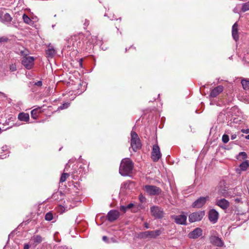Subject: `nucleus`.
Returning <instances> with one entry per match:
<instances>
[{
  "mask_svg": "<svg viewBox=\"0 0 249 249\" xmlns=\"http://www.w3.org/2000/svg\"><path fill=\"white\" fill-rule=\"evenodd\" d=\"M131 146L134 152L140 149L142 146L141 141L138 134L133 131L131 132Z\"/></svg>",
  "mask_w": 249,
  "mask_h": 249,
  "instance_id": "obj_3",
  "label": "nucleus"
},
{
  "mask_svg": "<svg viewBox=\"0 0 249 249\" xmlns=\"http://www.w3.org/2000/svg\"><path fill=\"white\" fill-rule=\"evenodd\" d=\"M1 128L0 127V133H1Z\"/></svg>",
  "mask_w": 249,
  "mask_h": 249,
  "instance_id": "obj_48",
  "label": "nucleus"
},
{
  "mask_svg": "<svg viewBox=\"0 0 249 249\" xmlns=\"http://www.w3.org/2000/svg\"><path fill=\"white\" fill-rule=\"evenodd\" d=\"M218 194L224 197H227L229 196V193L226 187H221L218 190Z\"/></svg>",
  "mask_w": 249,
  "mask_h": 249,
  "instance_id": "obj_21",
  "label": "nucleus"
},
{
  "mask_svg": "<svg viewBox=\"0 0 249 249\" xmlns=\"http://www.w3.org/2000/svg\"><path fill=\"white\" fill-rule=\"evenodd\" d=\"M79 64H80V65L82 66V59H80Z\"/></svg>",
  "mask_w": 249,
  "mask_h": 249,
  "instance_id": "obj_45",
  "label": "nucleus"
},
{
  "mask_svg": "<svg viewBox=\"0 0 249 249\" xmlns=\"http://www.w3.org/2000/svg\"><path fill=\"white\" fill-rule=\"evenodd\" d=\"M216 205L223 210H226L230 206L229 202L225 198L220 199L216 201Z\"/></svg>",
  "mask_w": 249,
  "mask_h": 249,
  "instance_id": "obj_15",
  "label": "nucleus"
},
{
  "mask_svg": "<svg viewBox=\"0 0 249 249\" xmlns=\"http://www.w3.org/2000/svg\"><path fill=\"white\" fill-rule=\"evenodd\" d=\"M76 39V36H74V37L72 38V40Z\"/></svg>",
  "mask_w": 249,
  "mask_h": 249,
  "instance_id": "obj_47",
  "label": "nucleus"
},
{
  "mask_svg": "<svg viewBox=\"0 0 249 249\" xmlns=\"http://www.w3.org/2000/svg\"><path fill=\"white\" fill-rule=\"evenodd\" d=\"M48 49L46 50V53L48 57L53 58L56 53V51L52 46L50 45L48 46Z\"/></svg>",
  "mask_w": 249,
  "mask_h": 249,
  "instance_id": "obj_19",
  "label": "nucleus"
},
{
  "mask_svg": "<svg viewBox=\"0 0 249 249\" xmlns=\"http://www.w3.org/2000/svg\"><path fill=\"white\" fill-rule=\"evenodd\" d=\"M22 19L24 23L28 25H32L33 24V20L25 14L22 16Z\"/></svg>",
  "mask_w": 249,
  "mask_h": 249,
  "instance_id": "obj_22",
  "label": "nucleus"
},
{
  "mask_svg": "<svg viewBox=\"0 0 249 249\" xmlns=\"http://www.w3.org/2000/svg\"><path fill=\"white\" fill-rule=\"evenodd\" d=\"M241 157H242V158L243 159H245L247 158V155L245 152H241L239 153L238 155L237 156V159H239Z\"/></svg>",
  "mask_w": 249,
  "mask_h": 249,
  "instance_id": "obj_30",
  "label": "nucleus"
},
{
  "mask_svg": "<svg viewBox=\"0 0 249 249\" xmlns=\"http://www.w3.org/2000/svg\"><path fill=\"white\" fill-rule=\"evenodd\" d=\"M245 138L246 139H248V140H249V134L247 135L246 137H245Z\"/></svg>",
  "mask_w": 249,
  "mask_h": 249,
  "instance_id": "obj_46",
  "label": "nucleus"
},
{
  "mask_svg": "<svg viewBox=\"0 0 249 249\" xmlns=\"http://www.w3.org/2000/svg\"><path fill=\"white\" fill-rule=\"evenodd\" d=\"M69 176V174L68 173H64L61 175L60 178V182L62 183L66 181L67 178Z\"/></svg>",
  "mask_w": 249,
  "mask_h": 249,
  "instance_id": "obj_27",
  "label": "nucleus"
},
{
  "mask_svg": "<svg viewBox=\"0 0 249 249\" xmlns=\"http://www.w3.org/2000/svg\"><path fill=\"white\" fill-rule=\"evenodd\" d=\"M20 54L23 57H28L27 55L28 54V53L24 51H20Z\"/></svg>",
  "mask_w": 249,
  "mask_h": 249,
  "instance_id": "obj_36",
  "label": "nucleus"
},
{
  "mask_svg": "<svg viewBox=\"0 0 249 249\" xmlns=\"http://www.w3.org/2000/svg\"><path fill=\"white\" fill-rule=\"evenodd\" d=\"M223 90V87L222 86H218L213 89L210 94V96L212 98L216 97Z\"/></svg>",
  "mask_w": 249,
  "mask_h": 249,
  "instance_id": "obj_16",
  "label": "nucleus"
},
{
  "mask_svg": "<svg viewBox=\"0 0 249 249\" xmlns=\"http://www.w3.org/2000/svg\"><path fill=\"white\" fill-rule=\"evenodd\" d=\"M29 115L28 113L21 112L18 115V119L21 121L28 122L29 120Z\"/></svg>",
  "mask_w": 249,
  "mask_h": 249,
  "instance_id": "obj_20",
  "label": "nucleus"
},
{
  "mask_svg": "<svg viewBox=\"0 0 249 249\" xmlns=\"http://www.w3.org/2000/svg\"><path fill=\"white\" fill-rule=\"evenodd\" d=\"M161 157L160 148L158 145L155 144L153 146L151 152V159L154 162H157Z\"/></svg>",
  "mask_w": 249,
  "mask_h": 249,
  "instance_id": "obj_7",
  "label": "nucleus"
},
{
  "mask_svg": "<svg viewBox=\"0 0 249 249\" xmlns=\"http://www.w3.org/2000/svg\"><path fill=\"white\" fill-rule=\"evenodd\" d=\"M134 206V204L132 203H129L128 205L126 206V208L127 210H128L130 208H131Z\"/></svg>",
  "mask_w": 249,
  "mask_h": 249,
  "instance_id": "obj_40",
  "label": "nucleus"
},
{
  "mask_svg": "<svg viewBox=\"0 0 249 249\" xmlns=\"http://www.w3.org/2000/svg\"><path fill=\"white\" fill-rule=\"evenodd\" d=\"M42 85V83L41 81H38L37 82L35 83V85L37 86H41Z\"/></svg>",
  "mask_w": 249,
  "mask_h": 249,
  "instance_id": "obj_39",
  "label": "nucleus"
},
{
  "mask_svg": "<svg viewBox=\"0 0 249 249\" xmlns=\"http://www.w3.org/2000/svg\"><path fill=\"white\" fill-rule=\"evenodd\" d=\"M222 140L224 143H227L229 141V136L225 134H224L222 136Z\"/></svg>",
  "mask_w": 249,
  "mask_h": 249,
  "instance_id": "obj_31",
  "label": "nucleus"
},
{
  "mask_svg": "<svg viewBox=\"0 0 249 249\" xmlns=\"http://www.w3.org/2000/svg\"><path fill=\"white\" fill-rule=\"evenodd\" d=\"M241 84L244 89H249V80L243 79L241 81Z\"/></svg>",
  "mask_w": 249,
  "mask_h": 249,
  "instance_id": "obj_26",
  "label": "nucleus"
},
{
  "mask_svg": "<svg viewBox=\"0 0 249 249\" xmlns=\"http://www.w3.org/2000/svg\"><path fill=\"white\" fill-rule=\"evenodd\" d=\"M53 218V215L52 213L48 212L47 213L45 216V219L47 221H51Z\"/></svg>",
  "mask_w": 249,
  "mask_h": 249,
  "instance_id": "obj_28",
  "label": "nucleus"
},
{
  "mask_svg": "<svg viewBox=\"0 0 249 249\" xmlns=\"http://www.w3.org/2000/svg\"><path fill=\"white\" fill-rule=\"evenodd\" d=\"M70 105V103H65L60 106L59 108L61 109H63L65 108H67Z\"/></svg>",
  "mask_w": 249,
  "mask_h": 249,
  "instance_id": "obj_33",
  "label": "nucleus"
},
{
  "mask_svg": "<svg viewBox=\"0 0 249 249\" xmlns=\"http://www.w3.org/2000/svg\"><path fill=\"white\" fill-rule=\"evenodd\" d=\"M219 216L218 213L214 209H211L208 213V218L210 222L214 224L217 222Z\"/></svg>",
  "mask_w": 249,
  "mask_h": 249,
  "instance_id": "obj_13",
  "label": "nucleus"
},
{
  "mask_svg": "<svg viewBox=\"0 0 249 249\" xmlns=\"http://www.w3.org/2000/svg\"><path fill=\"white\" fill-rule=\"evenodd\" d=\"M232 36L236 41L238 40L239 35L238 34V24L237 22H235L232 27Z\"/></svg>",
  "mask_w": 249,
  "mask_h": 249,
  "instance_id": "obj_18",
  "label": "nucleus"
},
{
  "mask_svg": "<svg viewBox=\"0 0 249 249\" xmlns=\"http://www.w3.org/2000/svg\"><path fill=\"white\" fill-rule=\"evenodd\" d=\"M210 241L213 245L218 247H222L224 244L221 238L215 235H212L210 237Z\"/></svg>",
  "mask_w": 249,
  "mask_h": 249,
  "instance_id": "obj_12",
  "label": "nucleus"
},
{
  "mask_svg": "<svg viewBox=\"0 0 249 249\" xmlns=\"http://www.w3.org/2000/svg\"><path fill=\"white\" fill-rule=\"evenodd\" d=\"M143 189L149 196L159 195L162 192L160 187L152 185H146L143 186Z\"/></svg>",
  "mask_w": 249,
  "mask_h": 249,
  "instance_id": "obj_4",
  "label": "nucleus"
},
{
  "mask_svg": "<svg viewBox=\"0 0 249 249\" xmlns=\"http://www.w3.org/2000/svg\"><path fill=\"white\" fill-rule=\"evenodd\" d=\"M209 199L208 196L205 197H200L196 199L192 205L193 208H201Z\"/></svg>",
  "mask_w": 249,
  "mask_h": 249,
  "instance_id": "obj_10",
  "label": "nucleus"
},
{
  "mask_svg": "<svg viewBox=\"0 0 249 249\" xmlns=\"http://www.w3.org/2000/svg\"><path fill=\"white\" fill-rule=\"evenodd\" d=\"M151 214L155 218L160 219L163 217L164 212L163 210L157 206H153L150 208Z\"/></svg>",
  "mask_w": 249,
  "mask_h": 249,
  "instance_id": "obj_6",
  "label": "nucleus"
},
{
  "mask_svg": "<svg viewBox=\"0 0 249 249\" xmlns=\"http://www.w3.org/2000/svg\"><path fill=\"white\" fill-rule=\"evenodd\" d=\"M144 227L146 228V229H149V225L148 223L147 222H145L144 223Z\"/></svg>",
  "mask_w": 249,
  "mask_h": 249,
  "instance_id": "obj_42",
  "label": "nucleus"
},
{
  "mask_svg": "<svg viewBox=\"0 0 249 249\" xmlns=\"http://www.w3.org/2000/svg\"><path fill=\"white\" fill-rule=\"evenodd\" d=\"M35 58L33 56L23 57L21 64L28 70L32 68L34 64Z\"/></svg>",
  "mask_w": 249,
  "mask_h": 249,
  "instance_id": "obj_8",
  "label": "nucleus"
},
{
  "mask_svg": "<svg viewBox=\"0 0 249 249\" xmlns=\"http://www.w3.org/2000/svg\"><path fill=\"white\" fill-rule=\"evenodd\" d=\"M161 233L160 230H156L155 231H147L143 232H141L139 233L138 236L141 239H145L147 238H156Z\"/></svg>",
  "mask_w": 249,
  "mask_h": 249,
  "instance_id": "obj_2",
  "label": "nucleus"
},
{
  "mask_svg": "<svg viewBox=\"0 0 249 249\" xmlns=\"http://www.w3.org/2000/svg\"><path fill=\"white\" fill-rule=\"evenodd\" d=\"M241 131L245 134H249V128H247L246 129H241Z\"/></svg>",
  "mask_w": 249,
  "mask_h": 249,
  "instance_id": "obj_38",
  "label": "nucleus"
},
{
  "mask_svg": "<svg viewBox=\"0 0 249 249\" xmlns=\"http://www.w3.org/2000/svg\"><path fill=\"white\" fill-rule=\"evenodd\" d=\"M89 20L87 19H85L84 23V25L85 26V27H84V28H86V27H87L89 25Z\"/></svg>",
  "mask_w": 249,
  "mask_h": 249,
  "instance_id": "obj_37",
  "label": "nucleus"
},
{
  "mask_svg": "<svg viewBox=\"0 0 249 249\" xmlns=\"http://www.w3.org/2000/svg\"><path fill=\"white\" fill-rule=\"evenodd\" d=\"M39 109H40V107L38 108H35L31 111V115L32 118L34 119H36L38 117L39 114Z\"/></svg>",
  "mask_w": 249,
  "mask_h": 249,
  "instance_id": "obj_23",
  "label": "nucleus"
},
{
  "mask_svg": "<svg viewBox=\"0 0 249 249\" xmlns=\"http://www.w3.org/2000/svg\"><path fill=\"white\" fill-rule=\"evenodd\" d=\"M10 70L11 71H15L17 70V66L15 64H12L10 65Z\"/></svg>",
  "mask_w": 249,
  "mask_h": 249,
  "instance_id": "obj_34",
  "label": "nucleus"
},
{
  "mask_svg": "<svg viewBox=\"0 0 249 249\" xmlns=\"http://www.w3.org/2000/svg\"><path fill=\"white\" fill-rule=\"evenodd\" d=\"M29 245L28 244H25L24 245V248L23 249H29Z\"/></svg>",
  "mask_w": 249,
  "mask_h": 249,
  "instance_id": "obj_43",
  "label": "nucleus"
},
{
  "mask_svg": "<svg viewBox=\"0 0 249 249\" xmlns=\"http://www.w3.org/2000/svg\"><path fill=\"white\" fill-rule=\"evenodd\" d=\"M171 218L174 219L175 222L178 225H187V216L184 214H181L178 215H172Z\"/></svg>",
  "mask_w": 249,
  "mask_h": 249,
  "instance_id": "obj_9",
  "label": "nucleus"
},
{
  "mask_svg": "<svg viewBox=\"0 0 249 249\" xmlns=\"http://www.w3.org/2000/svg\"><path fill=\"white\" fill-rule=\"evenodd\" d=\"M12 19V18L11 17L9 14L1 13L0 15V21L3 23H10Z\"/></svg>",
  "mask_w": 249,
  "mask_h": 249,
  "instance_id": "obj_17",
  "label": "nucleus"
},
{
  "mask_svg": "<svg viewBox=\"0 0 249 249\" xmlns=\"http://www.w3.org/2000/svg\"><path fill=\"white\" fill-rule=\"evenodd\" d=\"M8 40V38L5 36H0V43L7 42Z\"/></svg>",
  "mask_w": 249,
  "mask_h": 249,
  "instance_id": "obj_32",
  "label": "nucleus"
},
{
  "mask_svg": "<svg viewBox=\"0 0 249 249\" xmlns=\"http://www.w3.org/2000/svg\"><path fill=\"white\" fill-rule=\"evenodd\" d=\"M120 216V213L118 211L111 210L108 212L107 214V219L109 222H113L117 220Z\"/></svg>",
  "mask_w": 249,
  "mask_h": 249,
  "instance_id": "obj_11",
  "label": "nucleus"
},
{
  "mask_svg": "<svg viewBox=\"0 0 249 249\" xmlns=\"http://www.w3.org/2000/svg\"><path fill=\"white\" fill-rule=\"evenodd\" d=\"M205 215L204 211H199L191 213L189 215V220L190 223L199 221L202 220Z\"/></svg>",
  "mask_w": 249,
  "mask_h": 249,
  "instance_id": "obj_5",
  "label": "nucleus"
},
{
  "mask_svg": "<svg viewBox=\"0 0 249 249\" xmlns=\"http://www.w3.org/2000/svg\"><path fill=\"white\" fill-rule=\"evenodd\" d=\"M249 166V162L247 160L244 161L242 162L240 164V168L241 170L242 171H246L248 169V167Z\"/></svg>",
  "mask_w": 249,
  "mask_h": 249,
  "instance_id": "obj_24",
  "label": "nucleus"
},
{
  "mask_svg": "<svg viewBox=\"0 0 249 249\" xmlns=\"http://www.w3.org/2000/svg\"><path fill=\"white\" fill-rule=\"evenodd\" d=\"M32 240L35 243L39 244L42 241L43 238L40 235H36L32 237Z\"/></svg>",
  "mask_w": 249,
  "mask_h": 249,
  "instance_id": "obj_25",
  "label": "nucleus"
},
{
  "mask_svg": "<svg viewBox=\"0 0 249 249\" xmlns=\"http://www.w3.org/2000/svg\"><path fill=\"white\" fill-rule=\"evenodd\" d=\"M248 10H249V2L244 3L242 7V11L243 12H245Z\"/></svg>",
  "mask_w": 249,
  "mask_h": 249,
  "instance_id": "obj_29",
  "label": "nucleus"
},
{
  "mask_svg": "<svg viewBox=\"0 0 249 249\" xmlns=\"http://www.w3.org/2000/svg\"><path fill=\"white\" fill-rule=\"evenodd\" d=\"M120 210L124 213H125L127 210L125 206H121L120 208Z\"/></svg>",
  "mask_w": 249,
  "mask_h": 249,
  "instance_id": "obj_35",
  "label": "nucleus"
},
{
  "mask_svg": "<svg viewBox=\"0 0 249 249\" xmlns=\"http://www.w3.org/2000/svg\"><path fill=\"white\" fill-rule=\"evenodd\" d=\"M236 138V134H232L231 136V140H234Z\"/></svg>",
  "mask_w": 249,
  "mask_h": 249,
  "instance_id": "obj_44",
  "label": "nucleus"
},
{
  "mask_svg": "<svg viewBox=\"0 0 249 249\" xmlns=\"http://www.w3.org/2000/svg\"><path fill=\"white\" fill-rule=\"evenodd\" d=\"M202 235V230L200 228H196L189 233L188 237L190 239H196Z\"/></svg>",
  "mask_w": 249,
  "mask_h": 249,
  "instance_id": "obj_14",
  "label": "nucleus"
},
{
  "mask_svg": "<svg viewBox=\"0 0 249 249\" xmlns=\"http://www.w3.org/2000/svg\"><path fill=\"white\" fill-rule=\"evenodd\" d=\"M133 168V163L132 160L125 158L122 160L119 168V173L123 176L129 175L132 171Z\"/></svg>",
  "mask_w": 249,
  "mask_h": 249,
  "instance_id": "obj_1",
  "label": "nucleus"
},
{
  "mask_svg": "<svg viewBox=\"0 0 249 249\" xmlns=\"http://www.w3.org/2000/svg\"><path fill=\"white\" fill-rule=\"evenodd\" d=\"M102 239L105 242H108V238L106 236H104L102 238Z\"/></svg>",
  "mask_w": 249,
  "mask_h": 249,
  "instance_id": "obj_41",
  "label": "nucleus"
}]
</instances>
